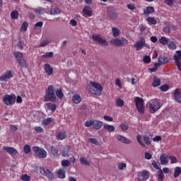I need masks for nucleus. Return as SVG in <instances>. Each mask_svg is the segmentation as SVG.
<instances>
[{
	"mask_svg": "<svg viewBox=\"0 0 181 181\" xmlns=\"http://www.w3.org/2000/svg\"><path fill=\"white\" fill-rule=\"evenodd\" d=\"M153 87H158L160 86V78H158V76L153 77V82L152 83Z\"/></svg>",
	"mask_w": 181,
	"mask_h": 181,
	"instance_id": "27",
	"label": "nucleus"
},
{
	"mask_svg": "<svg viewBox=\"0 0 181 181\" xmlns=\"http://www.w3.org/2000/svg\"><path fill=\"white\" fill-rule=\"evenodd\" d=\"M143 62L146 64L151 63V57L149 56H145L143 59Z\"/></svg>",
	"mask_w": 181,
	"mask_h": 181,
	"instance_id": "56",
	"label": "nucleus"
},
{
	"mask_svg": "<svg viewBox=\"0 0 181 181\" xmlns=\"http://www.w3.org/2000/svg\"><path fill=\"white\" fill-rule=\"evenodd\" d=\"M136 140H137V141L139 142V144L141 146H143V148H145V145L142 143V141H141V136H139V135H138L137 136H136Z\"/></svg>",
	"mask_w": 181,
	"mask_h": 181,
	"instance_id": "61",
	"label": "nucleus"
},
{
	"mask_svg": "<svg viewBox=\"0 0 181 181\" xmlns=\"http://www.w3.org/2000/svg\"><path fill=\"white\" fill-rule=\"evenodd\" d=\"M57 176L59 179H64V177H66L64 170L59 169L57 172Z\"/></svg>",
	"mask_w": 181,
	"mask_h": 181,
	"instance_id": "37",
	"label": "nucleus"
},
{
	"mask_svg": "<svg viewBox=\"0 0 181 181\" xmlns=\"http://www.w3.org/2000/svg\"><path fill=\"white\" fill-rule=\"evenodd\" d=\"M66 132H61L57 134L56 137L58 141H63L66 138Z\"/></svg>",
	"mask_w": 181,
	"mask_h": 181,
	"instance_id": "24",
	"label": "nucleus"
},
{
	"mask_svg": "<svg viewBox=\"0 0 181 181\" xmlns=\"http://www.w3.org/2000/svg\"><path fill=\"white\" fill-rule=\"evenodd\" d=\"M89 142H90V144H93L94 145H98V141H97L95 139H93V138L89 139Z\"/></svg>",
	"mask_w": 181,
	"mask_h": 181,
	"instance_id": "64",
	"label": "nucleus"
},
{
	"mask_svg": "<svg viewBox=\"0 0 181 181\" xmlns=\"http://www.w3.org/2000/svg\"><path fill=\"white\" fill-rule=\"evenodd\" d=\"M93 125L94 126V120H90L89 122H86L85 123V127H87V128L93 127Z\"/></svg>",
	"mask_w": 181,
	"mask_h": 181,
	"instance_id": "55",
	"label": "nucleus"
},
{
	"mask_svg": "<svg viewBox=\"0 0 181 181\" xmlns=\"http://www.w3.org/2000/svg\"><path fill=\"white\" fill-rule=\"evenodd\" d=\"M54 54H53V52H46L45 54L42 55V57H47L48 59H50L52 57H54Z\"/></svg>",
	"mask_w": 181,
	"mask_h": 181,
	"instance_id": "45",
	"label": "nucleus"
},
{
	"mask_svg": "<svg viewBox=\"0 0 181 181\" xmlns=\"http://www.w3.org/2000/svg\"><path fill=\"white\" fill-rule=\"evenodd\" d=\"M88 91L93 95H101L103 94V86L97 82L90 81Z\"/></svg>",
	"mask_w": 181,
	"mask_h": 181,
	"instance_id": "2",
	"label": "nucleus"
},
{
	"mask_svg": "<svg viewBox=\"0 0 181 181\" xmlns=\"http://www.w3.org/2000/svg\"><path fill=\"white\" fill-rule=\"evenodd\" d=\"M160 161L161 165H168V163H169V160L168 159V155H166L165 153L160 154Z\"/></svg>",
	"mask_w": 181,
	"mask_h": 181,
	"instance_id": "16",
	"label": "nucleus"
},
{
	"mask_svg": "<svg viewBox=\"0 0 181 181\" xmlns=\"http://www.w3.org/2000/svg\"><path fill=\"white\" fill-rule=\"evenodd\" d=\"M174 97H175V101H177V103H181V90L180 89L177 88L175 90Z\"/></svg>",
	"mask_w": 181,
	"mask_h": 181,
	"instance_id": "18",
	"label": "nucleus"
},
{
	"mask_svg": "<svg viewBox=\"0 0 181 181\" xmlns=\"http://www.w3.org/2000/svg\"><path fill=\"white\" fill-rule=\"evenodd\" d=\"M117 168L119 170H124V169L127 168V163H119L117 165Z\"/></svg>",
	"mask_w": 181,
	"mask_h": 181,
	"instance_id": "46",
	"label": "nucleus"
},
{
	"mask_svg": "<svg viewBox=\"0 0 181 181\" xmlns=\"http://www.w3.org/2000/svg\"><path fill=\"white\" fill-rule=\"evenodd\" d=\"M35 131H36L37 134H42V132H43V129L40 127H35Z\"/></svg>",
	"mask_w": 181,
	"mask_h": 181,
	"instance_id": "62",
	"label": "nucleus"
},
{
	"mask_svg": "<svg viewBox=\"0 0 181 181\" xmlns=\"http://www.w3.org/2000/svg\"><path fill=\"white\" fill-rule=\"evenodd\" d=\"M169 49H171V50H176V44L174 42H170L168 45Z\"/></svg>",
	"mask_w": 181,
	"mask_h": 181,
	"instance_id": "48",
	"label": "nucleus"
},
{
	"mask_svg": "<svg viewBox=\"0 0 181 181\" xmlns=\"http://www.w3.org/2000/svg\"><path fill=\"white\" fill-rule=\"evenodd\" d=\"M40 172L42 175V176H45V177H47L49 180H53V179H54V175L50 170L47 168H45L44 167H40Z\"/></svg>",
	"mask_w": 181,
	"mask_h": 181,
	"instance_id": "6",
	"label": "nucleus"
},
{
	"mask_svg": "<svg viewBox=\"0 0 181 181\" xmlns=\"http://www.w3.org/2000/svg\"><path fill=\"white\" fill-rule=\"evenodd\" d=\"M3 151H5V152L11 155V156H15L18 154V150L13 147L3 146Z\"/></svg>",
	"mask_w": 181,
	"mask_h": 181,
	"instance_id": "13",
	"label": "nucleus"
},
{
	"mask_svg": "<svg viewBox=\"0 0 181 181\" xmlns=\"http://www.w3.org/2000/svg\"><path fill=\"white\" fill-rule=\"evenodd\" d=\"M104 129H106L108 132H114L115 127L112 125L105 124L103 126Z\"/></svg>",
	"mask_w": 181,
	"mask_h": 181,
	"instance_id": "25",
	"label": "nucleus"
},
{
	"mask_svg": "<svg viewBox=\"0 0 181 181\" xmlns=\"http://www.w3.org/2000/svg\"><path fill=\"white\" fill-rule=\"evenodd\" d=\"M45 105L47 107L48 110H50L52 112L56 111V105L53 103H46Z\"/></svg>",
	"mask_w": 181,
	"mask_h": 181,
	"instance_id": "36",
	"label": "nucleus"
},
{
	"mask_svg": "<svg viewBox=\"0 0 181 181\" xmlns=\"http://www.w3.org/2000/svg\"><path fill=\"white\" fill-rule=\"evenodd\" d=\"M107 15L108 18L111 19V21H115V19L118 18V13L115 11V8H114L113 7L107 8Z\"/></svg>",
	"mask_w": 181,
	"mask_h": 181,
	"instance_id": "8",
	"label": "nucleus"
},
{
	"mask_svg": "<svg viewBox=\"0 0 181 181\" xmlns=\"http://www.w3.org/2000/svg\"><path fill=\"white\" fill-rule=\"evenodd\" d=\"M18 64H20V66L23 68H26L27 65H26V61H25V59H18V61H17Z\"/></svg>",
	"mask_w": 181,
	"mask_h": 181,
	"instance_id": "43",
	"label": "nucleus"
},
{
	"mask_svg": "<svg viewBox=\"0 0 181 181\" xmlns=\"http://www.w3.org/2000/svg\"><path fill=\"white\" fill-rule=\"evenodd\" d=\"M144 158H145V159H147L148 160H149V159H152V154H151L149 153H145Z\"/></svg>",
	"mask_w": 181,
	"mask_h": 181,
	"instance_id": "59",
	"label": "nucleus"
},
{
	"mask_svg": "<svg viewBox=\"0 0 181 181\" xmlns=\"http://www.w3.org/2000/svg\"><path fill=\"white\" fill-rule=\"evenodd\" d=\"M163 177H165V175L163 174V172H162V169L159 170L157 172V179L158 181H163Z\"/></svg>",
	"mask_w": 181,
	"mask_h": 181,
	"instance_id": "35",
	"label": "nucleus"
},
{
	"mask_svg": "<svg viewBox=\"0 0 181 181\" xmlns=\"http://www.w3.org/2000/svg\"><path fill=\"white\" fill-rule=\"evenodd\" d=\"M44 101L45 103H56L57 98L56 93H54V88L53 86L49 85L47 89L45 90V95H44Z\"/></svg>",
	"mask_w": 181,
	"mask_h": 181,
	"instance_id": "1",
	"label": "nucleus"
},
{
	"mask_svg": "<svg viewBox=\"0 0 181 181\" xmlns=\"http://www.w3.org/2000/svg\"><path fill=\"white\" fill-rule=\"evenodd\" d=\"M80 162L81 165H83L84 166H90L91 165V163L87 160L86 158L81 157L80 158Z\"/></svg>",
	"mask_w": 181,
	"mask_h": 181,
	"instance_id": "31",
	"label": "nucleus"
},
{
	"mask_svg": "<svg viewBox=\"0 0 181 181\" xmlns=\"http://www.w3.org/2000/svg\"><path fill=\"white\" fill-rule=\"evenodd\" d=\"M163 31L165 33H170V27H169V26H165V27L163 28Z\"/></svg>",
	"mask_w": 181,
	"mask_h": 181,
	"instance_id": "58",
	"label": "nucleus"
},
{
	"mask_svg": "<svg viewBox=\"0 0 181 181\" xmlns=\"http://www.w3.org/2000/svg\"><path fill=\"white\" fill-rule=\"evenodd\" d=\"M170 160L171 161L170 163H176L177 162V158L173 156H170Z\"/></svg>",
	"mask_w": 181,
	"mask_h": 181,
	"instance_id": "60",
	"label": "nucleus"
},
{
	"mask_svg": "<svg viewBox=\"0 0 181 181\" xmlns=\"http://www.w3.org/2000/svg\"><path fill=\"white\" fill-rule=\"evenodd\" d=\"M103 122L94 119L93 128L96 130L101 129V128H103Z\"/></svg>",
	"mask_w": 181,
	"mask_h": 181,
	"instance_id": "22",
	"label": "nucleus"
},
{
	"mask_svg": "<svg viewBox=\"0 0 181 181\" xmlns=\"http://www.w3.org/2000/svg\"><path fill=\"white\" fill-rule=\"evenodd\" d=\"M60 13V9L57 7H51L50 15H59Z\"/></svg>",
	"mask_w": 181,
	"mask_h": 181,
	"instance_id": "29",
	"label": "nucleus"
},
{
	"mask_svg": "<svg viewBox=\"0 0 181 181\" xmlns=\"http://www.w3.org/2000/svg\"><path fill=\"white\" fill-rule=\"evenodd\" d=\"M55 95L59 99L62 100L63 97H64V94L63 93V90H62V88H59L55 90Z\"/></svg>",
	"mask_w": 181,
	"mask_h": 181,
	"instance_id": "23",
	"label": "nucleus"
},
{
	"mask_svg": "<svg viewBox=\"0 0 181 181\" xmlns=\"http://www.w3.org/2000/svg\"><path fill=\"white\" fill-rule=\"evenodd\" d=\"M92 39L98 45H103V46H108V42L107 40L102 39L101 37H99L98 35L93 34L92 35Z\"/></svg>",
	"mask_w": 181,
	"mask_h": 181,
	"instance_id": "11",
	"label": "nucleus"
},
{
	"mask_svg": "<svg viewBox=\"0 0 181 181\" xmlns=\"http://www.w3.org/2000/svg\"><path fill=\"white\" fill-rule=\"evenodd\" d=\"M70 146H66L64 149L62 150V156L66 158V156H69V152H70Z\"/></svg>",
	"mask_w": 181,
	"mask_h": 181,
	"instance_id": "30",
	"label": "nucleus"
},
{
	"mask_svg": "<svg viewBox=\"0 0 181 181\" xmlns=\"http://www.w3.org/2000/svg\"><path fill=\"white\" fill-rule=\"evenodd\" d=\"M144 141L146 145H151L152 142V134L151 132H147L144 135Z\"/></svg>",
	"mask_w": 181,
	"mask_h": 181,
	"instance_id": "17",
	"label": "nucleus"
},
{
	"mask_svg": "<svg viewBox=\"0 0 181 181\" xmlns=\"http://www.w3.org/2000/svg\"><path fill=\"white\" fill-rule=\"evenodd\" d=\"M72 100L75 104H80V103H81V97L78 95H74L72 97Z\"/></svg>",
	"mask_w": 181,
	"mask_h": 181,
	"instance_id": "34",
	"label": "nucleus"
},
{
	"mask_svg": "<svg viewBox=\"0 0 181 181\" xmlns=\"http://www.w3.org/2000/svg\"><path fill=\"white\" fill-rule=\"evenodd\" d=\"M152 165L153 166V168H155V169H158V170H160V168H159V162H156V160H153L152 162Z\"/></svg>",
	"mask_w": 181,
	"mask_h": 181,
	"instance_id": "52",
	"label": "nucleus"
},
{
	"mask_svg": "<svg viewBox=\"0 0 181 181\" xmlns=\"http://www.w3.org/2000/svg\"><path fill=\"white\" fill-rule=\"evenodd\" d=\"M161 107H162V103H160L158 100H153L149 104L150 112H151V114H155L156 111H158L159 110H160Z\"/></svg>",
	"mask_w": 181,
	"mask_h": 181,
	"instance_id": "3",
	"label": "nucleus"
},
{
	"mask_svg": "<svg viewBox=\"0 0 181 181\" xmlns=\"http://www.w3.org/2000/svg\"><path fill=\"white\" fill-rule=\"evenodd\" d=\"M28 27L29 23H28V21H24L21 25V32H26Z\"/></svg>",
	"mask_w": 181,
	"mask_h": 181,
	"instance_id": "32",
	"label": "nucleus"
},
{
	"mask_svg": "<svg viewBox=\"0 0 181 181\" xmlns=\"http://www.w3.org/2000/svg\"><path fill=\"white\" fill-rule=\"evenodd\" d=\"M116 105L117 107H124V100H122V99H117L116 100Z\"/></svg>",
	"mask_w": 181,
	"mask_h": 181,
	"instance_id": "49",
	"label": "nucleus"
},
{
	"mask_svg": "<svg viewBox=\"0 0 181 181\" xmlns=\"http://www.w3.org/2000/svg\"><path fill=\"white\" fill-rule=\"evenodd\" d=\"M33 151L35 155L40 158V159H45L47 156V152L39 146H33Z\"/></svg>",
	"mask_w": 181,
	"mask_h": 181,
	"instance_id": "4",
	"label": "nucleus"
},
{
	"mask_svg": "<svg viewBox=\"0 0 181 181\" xmlns=\"http://www.w3.org/2000/svg\"><path fill=\"white\" fill-rule=\"evenodd\" d=\"M181 173V169L179 167H176L174 170V177L176 179V177H179L180 176Z\"/></svg>",
	"mask_w": 181,
	"mask_h": 181,
	"instance_id": "39",
	"label": "nucleus"
},
{
	"mask_svg": "<svg viewBox=\"0 0 181 181\" xmlns=\"http://www.w3.org/2000/svg\"><path fill=\"white\" fill-rule=\"evenodd\" d=\"M83 13H84V15L86 16H91V15H93V11L91 10V7H90V6H84L83 9Z\"/></svg>",
	"mask_w": 181,
	"mask_h": 181,
	"instance_id": "20",
	"label": "nucleus"
},
{
	"mask_svg": "<svg viewBox=\"0 0 181 181\" xmlns=\"http://www.w3.org/2000/svg\"><path fill=\"white\" fill-rule=\"evenodd\" d=\"M173 1L175 0H165V2L168 5V6H173Z\"/></svg>",
	"mask_w": 181,
	"mask_h": 181,
	"instance_id": "63",
	"label": "nucleus"
},
{
	"mask_svg": "<svg viewBox=\"0 0 181 181\" xmlns=\"http://www.w3.org/2000/svg\"><path fill=\"white\" fill-rule=\"evenodd\" d=\"M149 179V172L148 171H143L138 175V180L139 181H146Z\"/></svg>",
	"mask_w": 181,
	"mask_h": 181,
	"instance_id": "14",
	"label": "nucleus"
},
{
	"mask_svg": "<svg viewBox=\"0 0 181 181\" xmlns=\"http://www.w3.org/2000/svg\"><path fill=\"white\" fill-rule=\"evenodd\" d=\"M158 62L160 63V64H168V63H169V58L168 57H160L158 58Z\"/></svg>",
	"mask_w": 181,
	"mask_h": 181,
	"instance_id": "28",
	"label": "nucleus"
},
{
	"mask_svg": "<svg viewBox=\"0 0 181 181\" xmlns=\"http://www.w3.org/2000/svg\"><path fill=\"white\" fill-rule=\"evenodd\" d=\"M173 59L175 62V64L180 71H181V58L179 57V54H177V55L173 56Z\"/></svg>",
	"mask_w": 181,
	"mask_h": 181,
	"instance_id": "21",
	"label": "nucleus"
},
{
	"mask_svg": "<svg viewBox=\"0 0 181 181\" xmlns=\"http://www.w3.org/2000/svg\"><path fill=\"white\" fill-rule=\"evenodd\" d=\"M117 139L119 142H122V144H126L127 145H129V144H132V141H131L129 139H127V137L122 136V135H117Z\"/></svg>",
	"mask_w": 181,
	"mask_h": 181,
	"instance_id": "15",
	"label": "nucleus"
},
{
	"mask_svg": "<svg viewBox=\"0 0 181 181\" xmlns=\"http://www.w3.org/2000/svg\"><path fill=\"white\" fill-rule=\"evenodd\" d=\"M127 42H128V40H127L126 39H124V38H122L121 40H119L118 38H115V39L110 40V43L112 45H114V46H117V47L124 46V45H125V43H127Z\"/></svg>",
	"mask_w": 181,
	"mask_h": 181,
	"instance_id": "10",
	"label": "nucleus"
},
{
	"mask_svg": "<svg viewBox=\"0 0 181 181\" xmlns=\"http://www.w3.org/2000/svg\"><path fill=\"white\" fill-rule=\"evenodd\" d=\"M160 89L161 91H168L169 90V85L164 84L163 86H160Z\"/></svg>",
	"mask_w": 181,
	"mask_h": 181,
	"instance_id": "53",
	"label": "nucleus"
},
{
	"mask_svg": "<svg viewBox=\"0 0 181 181\" xmlns=\"http://www.w3.org/2000/svg\"><path fill=\"white\" fill-rule=\"evenodd\" d=\"M136 107L140 114H144L145 112V105H144V99L136 97L134 99Z\"/></svg>",
	"mask_w": 181,
	"mask_h": 181,
	"instance_id": "5",
	"label": "nucleus"
},
{
	"mask_svg": "<svg viewBox=\"0 0 181 181\" xmlns=\"http://www.w3.org/2000/svg\"><path fill=\"white\" fill-rule=\"evenodd\" d=\"M62 165L64 167L69 168V166L71 165V163L69 160H64L62 161Z\"/></svg>",
	"mask_w": 181,
	"mask_h": 181,
	"instance_id": "50",
	"label": "nucleus"
},
{
	"mask_svg": "<svg viewBox=\"0 0 181 181\" xmlns=\"http://www.w3.org/2000/svg\"><path fill=\"white\" fill-rule=\"evenodd\" d=\"M13 77V74H12V71H6L0 76V81H8L9 78H12Z\"/></svg>",
	"mask_w": 181,
	"mask_h": 181,
	"instance_id": "12",
	"label": "nucleus"
},
{
	"mask_svg": "<svg viewBox=\"0 0 181 181\" xmlns=\"http://www.w3.org/2000/svg\"><path fill=\"white\" fill-rule=\"evenodd\" d=\"M19 17V12H18V11H13L11 13V19H18V18Z\"/></svg>",
	"mask_w": 181,
	"mask_h": 181,
	"instance_id": "42",
	"label": "nucleus"
},
{
	"mask_svg": "<svg viewBox=\"0 0 181 181\" xmlns=\"http://www.w3.org/2000/svg\"><path fill=\"white\" fill-rule=\"evenodd\" d=\"M50 122H52V118H50V117L44 119L42 120V123L44 124V125H49L50 124Z\"/></svg>",
	"mask_w": 181,
	"mask_h": 181,
	"instance_id": "51",
	"label": "nucleus"
},
{
	"mask_svg": "<svg viewBox=\"0 0 181 181\" xmlns=\"http://www.w3.org/2000/svg\"><path fill=\"white\" fill-rule=\"evenodd\" d=\"M120 128L121 129H122V131H127L128 128H129V127L128 126V124L122 123L120 124Z\"/></svg>",
	"mask_w": 181,
	"mask_h": 181,
	"instance_id": "54",
	"label": "nucleus"
},
{
	"mask_svg": "<svg viewBox=\"0 0 181 181\" xmlns=\"http://www.w3.org/2000/svg\"><path fill=\"white\" fill-rule=\"evenodd\" d=\"M159 42H160V43H161V45H163V46H166V45H168V43H169V39H168L165 37H161L159 39Z\"/></svg>",
	"mask_w": 181,
	"mask_h": 181,
	"instance_id": "38",
	"label": "nucleus"
},
{
	"mask_svg": "<svg viewBox=\"0 0 181 181\" xmlns=\"http://www.w3.org/2000/svg\"><path fill=\"white\" fill-rule=\"evenodd\" d=\"M44 69L47 76H52L53 74V68L50 66V64H44Z\"/></svg>",
	"mask_w": 181,
	"mask_h": 181,
	"instance_id": "19",
	"label": "nucleus"
},
{
	"mask_svg": "<svg viewBox=\"0 0 181 181\" xmlns=\"http://www.w3.org/2000/svg\"><path fill=\"white\" fill-rule=\"evenodd\" d=\"M112 34L114 37H117V36H119V35H120L121 33V31L119 30V29L117 28H112Z\"/></svg>",
	"mask_w": 181,
	"mask_h": 181,
	"instance_id": "41",
	"label": "nucleus"
},
{
	"mask_svg": "<svg viewBox=\"0 0 181 181\" xmlns=\"http://www.w3.org/2000/svg\"><path fill=\"white\" fill-rule=\"evenodd\" d=\"M51 152L54 156H59V148L57 147L51 146Z\"/></svg>",
	"mask_w": 181,
	"mask_h": 181,
	"instance_id": "40",
	"label": "nucleus"
},
{
	"mask_svg": "<svg viewBox=\"0 0 181 181\" xmlns=\"http://www.w3.org/2000/svg\"><path fill=\"white\" fill-rule=\"evenodd\" d=\"M3 101L6 105H12V104H15L16 97L14 95H6L3 96Z\"/></svg>",
	"mask_w": 181,
	"mask_h": 181,
	"instance_id": "7",
	"label": "nucleus"
},
{
	"mask_svg": "<svg viewBox=\"0 0 181 181\" xmlns=\"http://www.w3.org/2000/svg\"><path fill=\"white\" fill-rule=\"evenodd\" d=\"M30 146L25 144L23 146V152H25V153H30Z\"/></svg>",
	"mask_w": 181,
	"mask_h": 181,
	"instance_id": "47",
	"label": "nucleus"
},
{
	"mask_svg": "<svg viewBox=\"0 0 181 181\" xmlns=\"http://www.w3.org/2000/svg\"><path fill=\"white\" fill-rule=\"evenodd\" d=\"M21 180L30 181V176H28V175H24L21 177Z\"/></svg>",
	"mask_w": 181,
	"mask_h": 181,
	"instance_id": "57",
	"label": "nucleus"
},
{
	"mask_svg": "<svg viewBox=\"0 0 181 181\" xmlns=\"http://www.w3.org/2000/svg\"><path fill=\"white\" fill-rule=\"evenodd\" d=\"M13 54L17 61L21 60L22 59H23V55L22 54V52L19 51H15Z\"/></svg>",
	"mask_w": 181,
	"mask_h": 181,
	"instance_id": "33",
	"label": "nucleus"
},
{
	"mask_svg": "<svg viewBox=\"0 0 181 181\" xmlns=\"http://www.w3.org/2000/svg\"><path fill=\"white\" fill-rule=\"evenodd\" d=\"M155 8L152 6H147L146 10L144 11V15H149V13H153Z\"/></svg>",
	"mask_w": 181,
	"mask_h": 181,
	"instance_id": "26",
	"label": "nucleus"
},
{
	"mask_svg": "<svg viewBox=\"0 0 181 181\" xmlns=\"http://www.w3.org/2000/svg\"><path fill=\"white\" fill-rule=\"evenodd\" d=\"M147 22H149V23H151V25H156V23H158V22L156 21V20H155V18L153 17H148L146 18Z\"/></svg>",
	"mask_w": 181,
	"mask_h": 181,
	"instance_id": "44",
	"label": "nucleus"
},
{
	"mask_svg": "<svg viewBox=\"0 0 181 181\" xmlns=\"http://www.w3.org/2000/svg\"><path fill=\"white\" fill-rule=\"evenodd\" d=\"M145 46H146V40L144 37H141L140 40L136 43L134 44V47L136 48V50H141L144 49Z\"/></svg>",
	"mask_w": 181,
	"mask_h": 181,
	"instance_id": "9",
	"label": "nucleus"
}]
</instances>
